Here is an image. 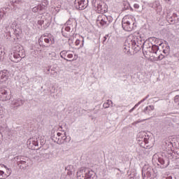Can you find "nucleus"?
Wrapping results in <instances>:
<instances>
[{
  "instance_id": "obj_1",
  "label": "nucleus",
  "mask_w": 179,
  "mask_h": 179,
  "mask_svg": "<svg viewBox=\"0 0 179 179\" xmlns=\"http://www.w3.org/2000/svg\"><path fill=\"white\" fill-rule=\"evenodd\" d=\"M130 41L131 45L134 47L136 45L138 48L147 50L146 51L154 54V57L157 58V61H162V59L164 58V55L160 53V50H159V46L157 45H152L148 41H145L141 36H131Z\"/></svg>"
},
{
  "instance_id": "obj_2",
  "label": "nucleus",
  "mask_w": 179,
  "mask_h": 179,
  "mask_svg": "<svg viewBox=\"0 0 179 179\" xmlns=\"http://www.w3.org/2000/svg\"><path fill=\"white\" fill-rule=\"evenodd\" d=\"M136 141L141 146L146 149H150L155 143V140L150 138L145 131H141L137 134Z\"/></svg>"
},
{
  "instance_id": "obj_3",
  "label": "nucleus",
  "mask_w": 179,
  "mask_h": 179,
  "mask_svg": "<svg viewBox=\"0 0 179 179\" xmlns=\"http://www.w3.org/2000/svg\"><path fill=\"white\" fill-rule=\"evenodd\" d=\"M135 18L131 15H126L123 17L122 21V28L125 31H132L134 30V26H135Z\"/></svg>"
},
{
  "instance_id": "obj_4",
  "label": "nucleus",
  "mask_w": 179,
  "mask_h": 179,
  "mask_svg": "<svg viewBox=\"0 0 179 179\" xmlns=\"http://www.w3.org/2000/svg\"><path fill=\"white\" fill-rule=\"evenodd\" d=\"M152 163L154 164H157L158 166H160L161 164V169H166L169 164V159L166 157L163 158V157H159L157 154H155L152 156Z\"/></svg>"
},
{
  "instance_id": "obj_5",
  "label": "nucleus",
  "mask_w": 179,
  "mask_h": 179,
  "mask_svg": "<svg viewBox=\"0 0 179 179\" xmlns=\"http://www.w3.org/2000/svg\"><path fill=\"white\" fill-rule=\"evenodd\" d=\"M75 26H76V21H75L73 18H70L69 20H68L64 27L62 29V33L64 37H66V34L65 33V31H66L67 33L71 32V30H73Z\"/></svg>"
},
{
  "instance_id": "obj_6",
  "label": "nucleus",
  "mask_w": 179,
  "mask_h": 179,
  "mask_svg": "<svg viewBox=\"0 0 179 179\" xmlns=\"http://www.w3.org/2000/svg\"><path fill=\"white\" fill-rule=\"evenodd\" d=\"M89 0H75L74 6L78 10H83L87 8Z\"/></svg>"
},
{
  "instance_id": "obj_7",
  "label": "nucleus",
  "mask_w": 179,
  "mask_h": 179,
  "mask_svg": "<svg viewBox=\"0 0 179 179\" xmlns=\"http://www.w3.org/2000/svg\"><path fill=\"white\" fill-rule=\"evenodd\" d=\"M43 41H45L46 44H48V45H52L54 43H55V41H54V37L51 35H45L44 34L43 36H41L39 40L38 43L41 44V43H43Z\"/></svg>"
},
{
  "instance_id": "obj_8",
  "label": "nucleus",
  "mask_w": 179,
  "mask_h": 179,
  "mask_svg": "<svg viewBox=\"0 0 179 179\" xmlns=\"http://www.w3.org/2000/svg\"><path fill=\"white\" fill-rule=\"evenodd\" d=\"M0 99L2 101L10 100V93L6 90L0 89Z\"/></svg>"
},
{
  "instance_id": "obj_9",
  "label": "nucleus",
  "mask_w": 179,
  "mask_h": 179,
  "mask_svg": "<svg viewBox=\"0 0 179 179\" xmlns=\"http://www.w3.org/2000/svg\"><path fill=\"white\" fill-rule=\"evenodd\" d=\"M150 6L152 8V9H155V12L159 14L162 13V10H163V8L162 7V4H160V1L157 0L151 3Z\"/></svg>"
},
{
  "instance_id": "obj_10",
  "label": "nucleus",
  "mask_w": 179,
  "mask_h": 179,
  "mask_svg": "<svg viewBox=\"0 0 179 179\" xmlns=\"http://www.w3.org/2000/svg\"><path fill=\"white\" fill-rule=\"evenodd\" d=\"M94 7L98 13H104L106 12V6L103 2L96 1L94 3Z\"/></svg>"
},
{
  "instance_id": "obj_11",
  "label": "nucleus",
  "mask_w": 179,
  "mask_h": 179,
  "mask_svg": "<svg viewBox=\"0 0 179 179\" xmlns=\"http://www.w3.org/2000/svg\"><path fill=\"white\" fill-rule=\"evenodd\" d=\"M107 20V15L104 14H101L98 15L96 18L97 23H99L101 26H104L106 21Z\"/></svg>"
},
{
  "instance_id": "obj_12",
  "label": "nucleus",
  "mask_w": 179,
  "mask_h": 179,
  "mask_svg": "<svg viewBox=\"0 0 179 179\" xmlns=\"http://www.w3.org/2000/svg\"><path fill=\"white\" fill-rule=\"evenodd\" d=\"M18 166L20 169L22 170H26L29 167V159L27 160H20L18 162Z\"/></svg>"
},
{
  "instance_id": "obj_13",
  "label": "nucleus",
  "mask_w": 179,
  "mask_h": 179,
  "mask_svg": "<svg viewBox=\"0 0 179 179\" xmlns=\"http://www.w3.org/2000/svg\"><path fill=\"white\" fill-rule=\"evenodd\" d=\"M23 101L21 99H15L11 101V106L14 107H20V106H23Z\"/></svg>"
},
{
  "instance_id": "obj_14",
  "label": "nucleus",
  "mask_w": 179,
  "mask_h": 179,
  "mask_svg": "<svg viewBox=\"0 0 179 179\" xmlns=\"http://www.w3.org/2000/svg\"><path fill=\"white\" fill-rule=\"evenodd\" d=\"M58 139L59 142H60L59 143V145H62V143H65V142H66V133L62 134L59 132Z\"/></svg>"
},
{
  "instance_id": "obj_15",
  "label": "nucleus",
  "mask_w": 179,
  "mask_h": 179,
  "mask_svg": "<svg viewBox=\"0 0 179 179\" xmlns=\"http://www.w3.org/2000/svg\"><path fill=\"white\" fill-rule=\"evenodd\" d=\"M13 57L15 59H17V60H13V62H19L20 61H22V58H24V54L20 55V53H14Z\"/></svg>"
},
{
  "instance_id": "obj_16",
  "label": "nucleus",
  "mask_w": 179,
  "mask_h": 179,
  "mask_svg": "<svg viewBox=\"0 0 179 179\" xmlns=\"http://www.w3.org/2000/svg\"><path fill=\"white\" fill-rule=\"evenodd\" d=\"M155 110V106L150 105L148 106H146L144 109L145 114H148V115H150V113Z\"/></svg>"
},
{
  "instance_id": "obj_17",
  "label": "nucleus",
  "mask_w": 179,
  "mask_h": 179,
  "mask_svg": "<svg viewBox=\"0 0 179 179\" xmlns=\"http://www.w3.org/2000/svg\"><path fill=\"white\" fill-rule=\"evenodd\" d=\"M6 80H8L6 71H0V82H6Z\"/></svg>"
},
{
  "instance_id": "obj_18",
  "label": "nucleus",
  "mask_w": 179,
  "mask_h": 179,
  "mask_svg": "<svg viewBox=\"0 0 179 179\" xmlns=\"http://www.w3.org/2000/svg\"><path fill=\"white\" fill-rule=\"evenodd\" d=\"M27 145H31L32 143V145H34V146H38V141L37 140V138H29L27 142Z\"/></svg>"
},
{
  "instance_id": "obj_19",
  "label": "nucleus",
  "mask_w": 179,
  "mask_h": 179,
  "mask_svg": "<svg viewBox=\"0 0 179 179\" xmlns=\"http://www.w3.org/2000/svg\"><path fill=\"white\" fill-rule=\"evenodd\" d=\"M15 27H16V22H13L10 26L6 27V30L8 34H10V31H12V30H15Z\"/></svg>"
},
{
  "instance_id": "obj_20",
  "label": "nucleus",
  "mask_w": 179,
  "mask_h": 179,
  "mask_svg": "<svg viewBox=\"0 0 179 179\" xmlns=\"http://www.w3.org/2000/svg\"><path fill=\"white\" fill-rule=\"evenodd\" d=\"M86 173V169L84 167L80 168L77 172V178H80L81 177H85L83 173Z\"/></svg>"
},
{
  "instance_id": "obj_21",
  "label": "nucleus",
  "mask_w": 179,
  "mask_h": 179,
  "mask_svg": "<svg viewBox=\"0 0 179 179\" xmlns=\"http://www.w3.org/2000/svg\"><path fill=\"white\" fill-rule=\"evenodd\" d=\"M142 174L143 176H146V177H150L152 176L150 169H145V167L143 168Z\"/></svg>"
},
{
  "instance_id": "obj_22",
  "label": "nucleus",
  "mask_w": 179,
  "mask_h": 179,
  "mask_svg": "<svg viewBox=\"0 0 179 179\" xmlns=\"http://www.w3.org/2000/svg\"><path fill=\"white\" fill-rule=\"evenodd\" d=\"M71 52V51L69 50H62L59 55L61 57V58H63V59H65V61H71V60H68L66 58H65V57H66V55L68 56V53Z\"/></svg>"
},
{
  "instance_id": "obj_23",
  "label": "nucleus",
  "mask_w": 179,
  "mask_h": 179,
  "mask_svg": "<svg viewBox=\"0 0 179 179\" xmlns=\"http://www.w3.org/2000/svg\"><path fill=\"white\" fill-rule=\"evenodd\" d=\"M94 173V172H93V171L87 169L86 173L85 174V179L92 178V177H93Z\"/></svg>"
},
{
  "instance_id": "obj_24",
  "label": "nucleus",
  "mask_w": 179,
  "mask_h": 179,
  "mask_svg": "<svg viewBox=\"0 0 179 179\" xmlns=\"http://www.w3.org/2000/svg\"><path fill=\"white\" fill-rule=\"evenodd\" d=\"M52 141H53V142H55V143H57V145H59V143H61V142L59 141V132H57L56 134H55L54 136H52Z\"/></svg>"
},
{
  "instance_id": "obj_25",
  "label": "nucleus",
  "mask_w": 179,
  "mask_h": 179,
  "mask_svg": "<svg viewBox=\"0 0 179 179\" xmlns=\"http://www.w3.org/2000/svg\"><path fill=\"white\" fill-rule=\"evenodd\" d=\"M66 170H68V176H72V173H75V169H73V166L72 165L68 166Z\"/></svg>"
},
{
  "instance_id": "obj_26",
  "label": "nucleus",
  "mask_w": 179,
  "mask_h": 179,
  "mask_svg": "<svg viewBox=\"0 0 179 179\" xmlns=\"http://www.w3.org/2000/svg\"><path fill=\"white\" fill-rule=\"evenodd\" d=\"M111 106H113V101L112 100H108L103 105V107L104 108H108L109 107H111Z\"/></svg>"
},
{
  "instance_id": "obj_27",
  "label": "nucleus",
  "mask_w": 179,
  "mask_h": 179,
  "mask_svg": "<svg viewBox=\"0 0 179 179\" xmlns=\"http://www.w3.org/2000/svg\"><path fill=\"white\" fill-rule=\"evenodd\" d=\"M174 106L176 108H179V95H176L174 98Z\"/></svg>"
},
{
  "instance_id": "obj_28",
  "label": "nucleus",
  "mask_w": 179,
  "mask_h": 179,
  "mask_svg": "<svg viewBox=\"0 0 179 179\" xmlns=\"http://www.w3.org/2000/svg\"><path fill=\"white\" fill-rule=\"evenodd\" d=\"M107 17V20L105 21V24L104 26H108L110 23L113 22V17L108 15V16H106Z\"/></svg>"
},
{
  "instance_id": "obj_29",
  "label": "nucleus",
  "mask_w": 179,
  "mask_h": 179,
  "mask_svg": "<svg viewBox=\"0 0 179 179\" xmlns=\"http://www.w3.org/2000/svg\"><path fill=\"white\" fill-rule=\"evenodd\" d=\"M176 17H177V15L176 13H173V16H170L169 14L166 15V19H171V22L176 20Z\"/></svg>"
},
{
  "instance_id": "obj_30",
  "label": "nucleus",
  "mask_w": 179,
  "mask_h": 179,
  "mask_svg": "<svg viewBox=\"0 0 179 179\" xmlns=\"http://www.w3.org/2000/svg\"><path fill=\"white\" fill-rule=\"evenodd\" d=\"M164 54L169 55L170 54V46L167 45L165 49L163 50Z\"/></svg>"
},
{
  "instance_id": "obj_31",
  "label": "nucleus",
  "mask_w": 179,
  "mask_h": 179,
  "mask_svg": "<svg viewBox=\"0 0 179 179\" xmlns=\"http://www.w3.org/2000/svg\"><path fill=\"white\" fill-rule=\"evenodd\" d=\"M0 179L5 178L8 177V174L5 173V172L2 170H0Z\"/></svg>"
},
{
  "instance_id": "obj_32",
  "label": "nucleus",
  "mask_w": 179,
  "mask_h": 179,
  "mask_svg": "<svg viewBox=\"0 0 179 179\" xmlns=\"http://www.w3.org/2000/svg\"><path fill=\"white\" fill-rule=\"evenodd\" d=\"M166 143V148H168V149H171V148H173V143H171V141H166L165 142Z\"/></svg>"
},
{
  "instance_id": "obj_33",
  "label": "nucleus",
  "mask_w": 179,
  "mask_h": 179,
  "mask_svg": "<svg viewBox=\"0 0 179 179\" xmlns=\"http://www.w3.org/2000/svg\"><path fill=\"white\" fill-rule=\"evenodd\" d=\"M38 10H44L45 9V5L40 4L38 6Z\"/></svg>"
},
{
  "instance_id": "obj_34",
  "label": "nucleus",
  "mask_w": 179,
  "mask_h": 179,
  "mask_svg": "<svg viewBox=\"0 0 179 179\" xmlns=\"http://www.w3.org/2000/svg\"><path fill=\"white\" fill-rule=\"evenodd\" d=\"M145 98L143 99L141 101H138L135 107H138L140 106V104H142V103H143V101H145Z\"/></svg>"
},
{
  "instance_id": "obj_35",
  "label": "nucleus",
  "mask_w": 179,
  "mask_h": 179,
  "mask_svg": "<svg viewBox=\"0 0 179 179\" xmlns=\"http://www.w3.org/2000/svg\"><path fill=\"white\" fill-rule=\"evenodd\" d=\"M38 6H36L32 8V11L34 12V13L38 12Z\"/></svg>"
},
{
  "instance_id": "obj_36",
  "label": "nucleus",
  "mask_w": 179,
  "mask_h": 179,
  "mask_svg": "<svg viewBox=\"0 0 179 179\" xmlns=\"http://www.w3.org/2000/svg\"><path fill=\"white\" fill-rule=\"evenodd\" d=\"M9 132H10V129H9V127H6L4 133L6 134L7 135H9Z\"/></svg>"
},
{
  "instance_id": "obj_37",
  "label": "nucleus",
  "mask_w": 179,
  "mask_h": 179,
  "mask_svg": "<svg viewBox=\"0 0 179 179\" xmlns=\"http://www.w3.org/2000/svg\"><path fill=\"white\" fill-rule=\"evenodd\" d=\"M7 176L8 177H9V176H10V174H12V169H10V168H8V169H7Z\"/></svg>"
},
{
  "instance_id": "obj_38",
  "label": "nucleus",
  "mask_w": 179,
  "mask_h": 179,
  "mask_svg": "<svg viewBox=\"0 0 179 179\" xmlns=\"http://www.w3.org/2000/svg\"><path fill=\"white\" fill-rule=\"evenodd\" d=\"M83 38L82 40V44L80 45V48H83V46L85 45V38L83 37H81Z\"/></svg>"
},
{
  "instance_id": "obj_39",
  "label": "nucleus",
  "mask_w": 179,
  "mask_h": 179,
  "mask_svg": "<svg viewBox=\"0 0 179 179\" xmlns=\"http://www.w3.org/2000/svg\"><path fill=\"white\" fill-rule=\"evenodd\" d=\"M67 58L71 59V58H73V55L72 53H67Z\"/></svg>"
},
{
  "instance_id": "obj_40",
  "label": "nucleus",
  "mask_w": 179,
  "mask_h": 179,
  "mask_svg": "<svg viewBox=\"0 0 179 179\" xmlns=\"http://www.w3.org/2000/svg\"><path fill=\"white\" fill-rule=\"evenodd\" d=\"M0 167H4V169H6V170L9 169V168H8V166H6V165H5V164H0Z\"/></svg>"
},
{
  "instance_id": "obj_41",
  "label": "nucleus",
  "mask_w": 179,
  "mask_h": 179,
  "mask_svg": "<svg viewBox=\"0 0 179 179\" xmlns=\"http://www.w3.org/2000/svg\"><path fill=\"white\" fill-rule=\"evenodd\" d=\"M79 44H80V40L77 39V40L76 41V45H79Z\"/></svg>"
},
{
  "instance_id": "obj_42",
  "label": "nucleus",
  "mask_w": 179,
  "mask_h": 179,
  "mask_svg": "<svg viewBox=\"0 0 179 179\" xmlns=\"http://www.w3.org/2000/svg\"><path fill=\"white\" fill-rule=\"evenodd\" d=\"M134 8H135L136 9H139V4H137V3L134 4Z\"/></svg>"
},
{
  "instance_id": "obj_43",
  "label": "nucleus",
  "mask_w": 179,
  "mask_h": 179,
  "mask_svg": "<svg viewBox=\"0 0 179 179\" xmlns=\"http://www.w3.org/2000/svg\"><path fill=\"white\" fill-rule=\"evenodd\" d=\"M135 108H136V107H133L130 110H129V113H132V111H134V110H135Z\"/></svg>"
},
{
  "instance_id": "obj_44",
  "label": "nucleus",
  "mask_w": 179,
  "mask_h": 179,
  "mask_svg": "<svg viewBox=\"0 0 179 179\" xmlns=\"http://www.w3.org/2000/svg\"><path fill=\"white\" fill-rule=\"evenodd\" d=\"M166 179H173V176H167Z\"/></svg>"
},
{
  "instance_id": "obj_45",
  "label": "nucleus",
  "mask_w": 179,
  "mask_h": 179,
  "mask_svg": "<svg viewBox=\"0 0 179 179\" xmlns=\"http://www.w3.org/2000/svg\"><path fill=\"white\" fill-rule=\"evenodd\" d=\"M107 37H108V36H104L103 42H104V41H106V40H107Z\"/></svg>"
},
{
  "instance_id": "obj_46",
  "label": "nucleus",
  "mask_w": 179,
  "mask_h": 179,
  "mask_svg": "<svg viewBox=\"0 0 179 179\" xmlns=\"http://www.w3.org/2000/svg\"><path fill=\"white\" fill-rule=\"evenodd\" d=\"M50 68H48V69H47V72H46V73H50Z\"/></svg>"
},
{
  "instance_id": "obj_47",
  "label": "nucleus",
  "mask_w": 179,
  "mask_h": 179,
  "mask_svg": "<svg viewBox=\"0 0 179 179\" xmlns=\"http://www.w3.org/2000/svg\"><path fill=\"white\" fill-rule=\"evenodd\" d=\"M145 99L148 100V99H149V95H147Z\"/></svg>"
},
{
  "instance_id": "obj_48",
  "label": "nucleus",
  "mask_w": 179,
  "mask_h": 179,
  "mask_svg": "<svg viewBox=\"0 0 179 179\" xmlns=\"http://www.w3.org/2000/svg\"><path fill=\"white\" fill-rule=\"evenodd\" d=\"M45 5H48V1H46Z\"/></svg>"
},
{
  "instance_id": "obj_49",
  "label": "nucleus",
  "mask_w": 179,
  "mask_h": 179,
  "mask_svg": "<svg viewBox=\"0 0 179 179\" xmlns=\"http://www.w3.org/2000/svg\"><path fill=\"white\" fill-rule=\"evenodd\" d=\"M178 20H179V19L178 18Z\"/></svg>"
},
{
  "instance_id": "obj_50",
  "label": "nucleus",
  "mask_w": 179,
  "mask_h": 179,
  "mask_svg": "<svg viewBox=\"0 0 179 179\" xmlns=\"http://www.w3.org/2000/svg\"><path fill=\"white\" fill-rule=\"evenodd\" d=\"M134 26H136V25H135V24H134Z\"/></svg>"
},
{
  "instance_id": "obj_51",
  "label": "nucleus",
  "mask_w": 179,
  "mask_h": 179,
  "mask_svg": "<svg viewBox=\"0 0 179 179\" xmlns=\"http://www.w3.org/2000/svg\"><path fill=\"white\" fill-rule=\"evenodd\" d=\"M0 113H1V110H0Z\"/></svg>"
}]
</instances>
